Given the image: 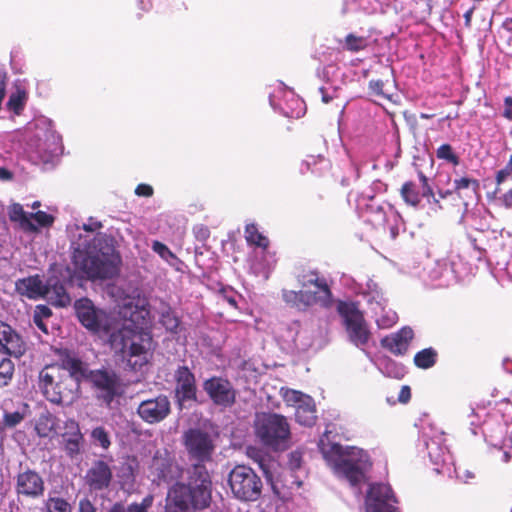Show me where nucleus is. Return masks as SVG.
<instances>
[{
    "label": "nucleus",
    "mask_w": 512,
    "mask_h": 512,
    "mask_svg": "<svg viewBox=\"0 0 512 512\" xmlns=\"http://www.w3.org/2000/svg\"><path fill=\"white\" fill-rule=\"evenodd\" d=\"M55 365L62 369L66 377H71L78 384L79 393L81 382L89 380L90 373L93 371L80 358L72 356L68 351L61 355L59 362Z\"/></svg>",
    "instance_id": "obj_19"
},
{
    "label": "nucleus",
    "mask_w": 512,
    "mask_h": 512,
    "mask_svg": "<svg viewBox=\"0 0 512 512\" xmlns=\"http://www.w3.org/2000/svg\"><path fill=\"white\" fill-rule=\"evenodd\" d=\"M187 10L186 5L181 2L171 6L167 11L168 18H178Z\"/></svg>",
    "instance_id": "obj_47"
},
{
    "label": "nucleus",
    "mask_w": 512,
    "mask_h": 512,
    "mask_svg": "<svg viewBox=\"0 0 512 512\" xmlns=\"http://www.w3.org/2000/svg\"><path fill=\"white\" fill-rule=\"evenodd\" d=\"M453 187L454 192L458 195L459 198H468L473 200L478 197L480 183L477 179L474 178L461 177L454 180Z\"/></svg>",
    "instance_id": "obj_26"
},
{
    "label": "nucleus",
    "mask_w": 512,
    "mask_h": 512,
    "mask_svg": "<svg viewBox=\"0 0 512 512\" xmlns=\"http://www.w3.org/2000/svg\"><path fill=\"white\" fill-rule=\"evenodd\" d=\"M245 239L248 244L262 249H267L270 244L269 239L259 232L257 225L254 223L245 226Z\"/></svg>",
    "instance_id": "obj_29"
},
{
    "label": "nucleus",
    "mask_w": 512,
    "mask_h": 512,
    "mask_svg": "<svg viewBox=\"0 0 512 512\" xmlns=\"http://www.w3.org/2000/svg\"><path fill=\"white\" fill-rule=\"evenodd\" d=\"M453 193H454V190H446V191L439 190L438 191L439 198H441V199H445L448 196L452 195Z\"/></svg>",
    "instance_id": "obj_63"
},
{
    "label": "nucleus",
    "mask_w": 512,
    "mask_h": 512,
    "mask_svg": "<svg viewBox=\"0 0 512 512\" xmlns=\"http://www.w3.org/2000/svg\"><path fill=\"white\" fill-rule=\"evenodd\" d=\"M102 227L103 224L100 221L93 219L92 217L89 218L88 223H84L82 225V229L86 232H95L100 230Z\"/></svg>",
    "instance_id": "obj_50"
},
{
    "label": "nucleus",
    "mask_w": 512,
    "mask_h": 512,
    "mask_svg": "<svg viewBox=\"0 0 512 512\" xmlns=\"http://www.w3.org/2000/svg\"><path fill=\"white\" fill-rule=\"evenodd\" d=\"M88 381L96 390L98 400L107 406L123 394L121 378L111 369L93 370Z\"/></svg>",
    "instance_id": "obj_10"
},
{
    "label": "nucleus",
    "mask_w": 512,
    "mask_h": 512,
    "mask_svg": "<svg viewBox=\"0 0 512 512\" xmlns=\"http://www.w3.org/2000/svg\"><path fill=\"white\" fill-rule=\"evenodd\" d=\"M176 395L181 402L197 401V386L195 375L185 365L179 366L174 374Z\"/></svg>",
    "instance_id": "obj_20"
},
{
    "label": "nucleus",
    "mask_w": 512,
    "mask_h": 512,
    "mask_svg": "<svg viewBox=\"0 0 512 512\" xmlns=\"http://www.w3.org/2000/svg\"><path fill=\"white\" fill-rule=\"evenodd\" d=\"M202 386L215 406L227 409L236 403L237 391L229 379L221 376H212L206 379Z\"/></svg>",
    "instance_id": "obj_12"
},
{
    "label": "nucleus",
    "mask_w": 512,
    "mask_h": 512,
    "mask_svg": "<svg viewBox=\"0 0 512 512\" xmlns=\"http://www.w3.org/2000/svg\"><path fill=\"white\" fill-rule=\"evenodd\" d=\"M16 291L29 299H38L44 296L45 283L39 275L18 279L15 282Z\"/></svg>",
    "instance_id": "obj_24"
},
{
    "label": "nucleus",
    "mask_w": 512,
    "mask_h": 512,
    "mask_svg": "<svg viewBox=\"0 0 512 512\" xmlns=\"http://www.w3.org/2000/svg\"><path fill=\"white\" fill-rule=\"evenodd\" d=\"M287 467L292 471L296 472L300 470L303 466V451L300 449H296L291 451L288 455Z\"/></svg>",
    "instance_id": "obj_41"
},
{
    "label": "nucleus",
    "mask_w": 512,
    "mask_h": 512,
    "mask_svg": "<svg viewBox=\"0 0 512 512\" xmlns=\"http://www.w3.org/2000/svg\"><path fill=\"white\" fill-rule=\"evenodd\" d=\"M151 337L148 333L123 326L112 332L109 337L111 348L127 360L130 367L137 371L147 363Z\"/></svg>",
    "instance_id": "obj_5"
},
{
    "label": "nucleus",
    "mask_w": 512,
    "mask_h": 512,
    "mask_svg": "<svg viewBox=\"0 0 512 512\" xmlns=\"http://www.w3.org/2000/svg\"><path fill=\"white\" fill-rule=\"evenodd\" d=\"M152 250L163 260L169 262L171 259H177L176 255L162 242L155 240L152 242Z\"/></svg>",
    "instance_id": "obj_42"
},
{
    "label": "nucleus",
    "mask_w": 512,
    "mask_h": 512,
    "mask_svg": "<svg viewBox=\"0 0 512 512\" xmlns=\"http://www.w3.org/2000/svg\"><path fill=\"white\" fill-rule=\"evenodd\" d=\"M320 92L322 93V101L325 103V104H328L331 100H332V97L329 96L325 89L322 87L320 88Z\"/></svg>",
    "instance_id": "obj_62"
},
{
    "label": "nucleus",
    "mask_w": 512,
    "mask_h": 512,
    "mask_svg": "<svg viewBox=\"0 0 512 512\" xmlns=\"http://www.w3.org/2000/svg\"><path fill=\"white\" fill-rule=\"evenodd\" d=\"M76 315L79 322L93 333H107L110 327L108 314L96 308L88 298H82L75 303Z\"/></svg>",
    "instance_id": "obj_11"
},
{
    "label": "nucleus",
    "mask_w": 512,
    "mask_h": 512,
    "mask_svg": "<svg viewBox=\"0 0 512 512\" xmlns=\"http://www.w3.org/2000/svg\"><path fill=\"white\" fill-rule=\"evenodd\" d=\"M13 179V173L7 168L0 167V180L1 181H10Z\"/></svg>",
    "instance_id": "obj_58"
},
{
    "label": "nucleus",
    "mask_w": 512,
    "mask_h": 512,
    "mask_svg": "<svg viewBox=\"0 0 512 512\" xmlns=\"http://www.w3.org/2000/svg\"><path fill=\"white\" fill-rule=\"evenodd\" d=\"M499 201L501 202L502 206H504L506 209H512V188L506 191L499 198Z\"/></svg>",
    "instance_id": "obj_55"
},
{
    "label": "nucleus",
    "mask_w": 512,
    "mask_h": 512,
    "mask_svg": "<svg viewBox=\"0 0 512 512\" xmlns=\"http://www.w3.org/2000/svg\"><path fill=\"white\" fill-rule=\"evenodd\" d=\"M368 47V39L364 36H357L353 33L346 35L343 48L349 52H359Z\"/></svg>",
    "instance_id": "obj_34"
},
{
    "label": "nucleus",
    "mask_w": 512,
    "mask_h": 512,
    "mask_svg": "<svg viewBox=\"0 0 512 512\" xmlns=\"http://www.w3.org/2000/svg\"><path fill=\"white\" fill-rule=\"evenodd\" d=\"M183 444L190 461L186 482H176L168 492L164 512H194L209 506L212 481L205 463L212 461L215 444L211 435L200 428L183 434Z\"/></svg>",
    "instance_id": "obj_1"
},
{
    "label": "nucleus",
    "mask_w": 512,
    "mask_h": 512,
    "mask_svg": "<svg viewBox=\"0 0 512 512\" xmlns=\"http://www.w3.org/2000/svg\"><path fill=\"white\" fill-rule=\"evenodd\" d=\"M78 512H97V509L94 504L85 497L79 501Z\"/></svg>",
    "instance_id": "obj_49"
},
{
    "label": "nucleus",
    "mask_w": 512,
    "mask_h": 512,
    "mask_svg": "<svg viewBox=\"0 0 512 512\" xmlns=\"http://www.w3.org/2000/svg\"><path fill=\"white\" fill-rule=\"evenodd\" d=\"M195 233H196L197 239H199V240H206L210 235L209 229L203 225L197 227Z\"/></svg>",
    "instance_id": "obj_56"
},
{
    "label": "nucleus",
    "mask_w": 512,
    "mask_h": 512,
    "mask_svg": "<svg viewBox=\"0 0 512 512\" xmlns=\"http://www.w3.org/2000/svg\"><path fill=\"white\" fill-rule=\"evenodd\" d=\"M248 456L258 464L259 468L264 472V474L269 477V458L268 456L263 453L262 450L255 448V447H249L247 450Z\"/></svg>",
    "instance_id": "obj_37"
},
{
    "label": "nucleus",
    "mask_w": 512,
    "mask_h": 512,
    "mask_svg": "<svg viewBox=\"0 0 512 512\" xmlns=\"http://www.w3.org/2000/svg\"><path fill=\"white\" fill-rule=\"evenodd\" d=\"M154 193L153 187L149 184L141 183L137 185L135 194L142 197H151Z\"/></svg>",
    "instance_id": "obj_48"
},
{
    "label": "nucleus",
    "mask_w": 512,
    "mask_h": 512,
    "mask_svg": "<svg viewBox=\"0 0 512 512\" xmlns=\"http://www.w3.org/2000/svg\"><path fill=\"white\" fill-rule=\"evenodd\" d=\"M310 397L311 396H309L307 394H304L300 391L292 390V389L288 390L284 395L286 402L293 404L295 407H297L298 404H302L304 401H306Z\"/></svg>",
    "instance_id": "obj_45"
},
{
    "label": "nucleus",
    "mask_w": 512,
    "mask_h": 512,
    "mask_svg": "<svg viewBox=\"0 0 512 512\" xmlns=\"http://www.w3.org/2000/svg\"><path fill=\"white\" fill-rule=\"evenodd\" d=\"M91 437L94 442L98 443L104 450H107L111 445L109 434L102 426L94 428L91 432Z\"/></svg>",
    "instance_id": "obj_40"
},
{
    "label": "nucleus",
    "mask_w": 512,
    "mask_h": 512,
    "mask_svg": "<svg viewBox=\"0 0 512 512\" xmlns=\"http://www.w3.org/2000/svg\"><path fill=\"white\" fill-rule=\"evenodd\" d=\"M298 283L302 288L315 286L316 291L308 290H282L283 301L291 308L298 311H307L313 305L318 304L322 308L329 309L334 304L333 293L327 279L319 275L316 270L308 271L298 276Z\"/></svg>",
    "instance_id": "obj_4"
},
{
    "label": "nucleus",
    "mask_w": 512,
    "mask_h": 512,
    "mask_svg": "<svg viewBox=\"0 0 512 512\" xmlns=\"http://www.w3.org/2000/svg\"><path fill=\"white\" fill-rule=\"evenodd\" d=\"M2 331L1 354H6L17 359L21 358L27 351V343L22 335L6 322H4Z\"/></svg>",
    "instance_id": "obj_21"
},
{
    "label": "nucleus",
    "mask_w": 512,
    "mask_h": 512,
    "mask_svg": "<svg viewBox=\"0 0 512 512\" xmlns=\"http://www.w3.org/2000/svg\"><path fill=\"white\" fill-rule=\"evenodd\" d=\"M154 503V495L147 494L140 502H131L129 505H124L125 512H149Z\"/></svg>",
    "instance_id": "obj_39"
},
{
    "label": "nucleus",
    "mask_w": 512,
    "mask_h": 512,
    "mask_svg": "<svg viewBox=\"0 0 512 512\" xmlns=\"http://www.w3.org/2000/svg\"><path fill=\"white\" fill-rule=\"evenodd\" d=\"M475 10V7H471L464 13V24L465 27L470 28L471 27V21H472V15Z\"/></svg>",
    "instance_id": "obj_60"
},
{
    "label": "nucleus",
    "mask_w": 512,
    "mask_h": 512,
    "mask_svg": "<svg viewBox=\"0 0 512 512\" xmlns=\"http://www.w3.org/2000/svg\"><path fill=\"white\" fill-rule=\"evenodd\" d=\"M54 306L65 307L70 304L71 298L63 282L58 277H49L45 283L44 296Z\"/></svg>",
    "instance_id": "obj_23"
},
{
    "label": "nucleus",
    "mask_w": 512,
    "mask_h": 512,
    "mask_svg": "<svg viewBox=\"0 0 512 512\" xmlns=\"http://www.w3.org/2000/svg\"><path fill=\"white\" fill-rule=\"evenodd\" d=\"M15 365L10 358H2L0 361V388L8 386L14 376Z\"/></svg>",
    "instance_id": "obj_35"
},
{
    "label": "nucleus",
    "mask_w": 512,
    "mask_h": 512,
    "mask_svg": "<svg viewBox=\"0 0 512 512\" xmlns=\"http://www.w3.org/2000/svg\"><path fill=\"white\" fill-rule=\"evenodd\" d=\"M153 481L160 484L161 482H171L178 479L182 474L181 467L177 464L173 457L167 451H157L152 458L150 467Z\"/></svg>",
    "instance_id": "obj_17"
},
{
    "label": "nucleus",
    "mask_w": 512,
    "mask_h": 512,
    "mask_svg": "<svg viewBox=\"0 0 512 512\" xmlns=\"http://www.w3.org/2000/svg\"><path fill=\"white\" fill-rule=\"evenodd\" d=\"M437 351L431 347L417 352L414 356V364L421 369H429L435 365L437 360Z\"/></svg>",
    "instance_id": "obj_31"
},
{
    "label": "nucleus",
    "mask_w": 512,
    "mask_h": 512,
    "mask_svg": "<svg viewBox=\"0 0 512 512\" xmlns=\"http://www.w3.org/2000/svg\"><path fill=\"white\" fill-rule=\"evenodd\" d=\"M8 215L11 222L17 223L19 228L24 232L30 233L38 231V227L31 219H34L41 227H49L54 222V217L44 211L28 214L19 203H14L9 207Z\"/></svg>",
    "instance_id": "obj_16"
},
{
    "label": "nucleus",
    "mask_w": 512,
    "mask_h": 512,
    "mask_svg": "<svg viewBox=\"0 0 512 512\" xmlns=\"http://www.w3.org/2000/svg\"><path fill=\"white\" fill-rule=\"evenodd\" d=\"M160 323L167 331L177 333L180 326V319L169 305H164L160 313Z\"/></svg>",
    "instance_id": "obj_30"
},
{
    "label": "nucleus",
    "mask_w": 512,
    "mask_h": 512,
    "mask_svg": "<svg viewBox=\"0 0 512 512\" xmlns=\"http://www.w3.org/2000/svg\"><path fill=\"white\" fill-rule=\"evenodd\" d=\"M27 100V93L25 90L18 89L12 93L7 102L8 108L15 114L19 115L24 109Z\"/></svg>",
    "instance_id": "obj_36"
},
{
    "label": "nucleus",
    "mask_w": 512,
    "mask_h": 512,
    "mask_svg": "<svg viewBox=\"0 0 512 512\" xmlns=\"http://www.w3.org/2000/svg\"><path fill=\"white\" fill-rule=\"evenodd\" d=\"M322 453L335 474L346 479L351 486L364 482L366 472L372 466L369 455L355 446L333 443L322 448Z\"/></svg>",
    "instance_id": "obj_3"
},
{
    "label": "nucleus",
    "mask_w": 512,
    "mask_h": 512,
    "mask_svg": "<svg viewBox=\"0 0 512 512\" xmlns=\"http://www.w3.org/2000/svg\"><path fill=\"white\" fill-rule=\"evenodd\" d=\"M400 195L407 205L414 208L419 206L421 199L423 198L422 188L420 189L413 181H406L403 183L400 189Z\"/></svg>",
    "instance_id": "obj_28"
},
{
    "label": "nucleus",
    "mask_w": 512,
    "mask_h": 512,
    "mask_svg": "<svg viewBox=\"0 0 512 512\" xmlns=\"http://www.w3.org/2000/svg\"><path fill=\"white\" fill-rule=\"evenodd\" d=\"M225 299L232 307H237V301L233 296H225Z\"/></svg>",
    "instance_id": "obj_64"
},
{
    "label": "nucleus",
    "mask_w": 512,
    "mask_h": 512,
    "mask_svg": "<svg viewBox=\"0 0 512 512\" xmlns=\"http://www.w3.org/2000/svg\"><path fill=\"white\" fill-rule=\"evenodd\" d=\"M413 330L404 327L399 331L385 336L381 339V346L394 355H404L413 339Z\"/></svg>",
    "instance_id": "obj_22"
},
{
    "label": "nucleus",
    "mask_w": 512,
    "mask_h": 512,
    "mask_svg": "<svg viewBox=\"0 0 512 512\" xmlns=\"http://www.w3.org/2000/svg\"><path fill=\"white\" fill-rule=\"evenodd\" d=\"M38 386L44 398L53 404L70 405L79 397L78 384L56 365H47L39 372Z\"/></svg>",
    "instance_id": "obj_6"
},
{
    "label": "nucleus",
    "mask_w": 512,
    "mask_h": 512,
    "mask_svg": "<svg viewBox=\"0 0 512 512\" xmlns=\"http://www.w3.org/2000/svg\"><path fill=\"white\" fill-rule=\"evenodd\" d=\"M295 419L303 426L310 427L315 424L317 415L315 402L312 397L295 407Z\"/></svg>",
    "instance_id": "obj_27"
},
{
    "label": "nucleus",
    "mask_w": 512,
    "mask_h": 512,
    "mask_svg": "<svg viewBox=\"0 0 512 512\" xmlns=\"http://www.w3.org/2000/svg\"><path fill=\"white\" fill-rule=\"evenodd\" d=\"M417 175L422 187V196L427 198L428 203L433 207V209H442L440 200L435 197L433 188L429 184L428 177L421 170H418Z\"/></svg>",
    "instance_id": "obj_32"
},
{
    "label": "nucleus",
    "mask_w": 512,
    "mask_h": 512,
    "mask_svg": "<svg viewBox=\"0 0 512 512\" xmlns=\"http://www.w3.org/2000/svg\"><path fill=\"white\" fill-rule=\"evenodd\" d=\"M136 413L143 422L150 425L158 424L171 414V402L168 396L159 394L141 401Z\"/></svg>",
    "instance_id": "obj_13"
},
{
    "label": "nucleus",
    "mask_w": 512,
    "mask_h": 512,
    "mask_svg": "<svg viewBox=\"0 0 512 512\" xmlns=\"http://www.w3.org/2000/svg\"><path fill=\"white\" fill-rule=\"evenodd\" d=\"M79 423L75 419H68L64 423V432L63 433H74L80 432Z\"/></svg>",
    "instance_id": "obj_54"
},
{
    "label": "nucleus",
    "mask_w": 512,
    "mask_h": 512,
    "mask_svg": "<svg viewBox=\"0 0 512 512\" xmlns=\"http://www.w3.org/2000/svg\"><path fill=\"white\" fill-rule=\"evenodd\" d=\"M71 503L60 496H49L44 502V512H72Z\"/></svg>",
    "instance_id": "obj_33"
},
{
    "label": "nucleus",
    "mask_w": 512,
    "mask_h": 512,
    "mask_svg": "<svg viewBox=\"0 0 512 512\" xmlns=\"http://www.w3.org/2000/svg\"><path fill=\"white\" fill-rule=\"evenodd\" d=\"M106 512H125L124 504L120 501L113 503Z\"/></svg>",
    "instance_id": "obj_61"
},
{
    "label": "nucleus",
    "mask_w": 512,
    "mask_h": 512,
    "mask_svg": "<svg viewBox=\"0 0 512 512\" xmlns=\"http://www.w3.org/2000/svg\"><path fill=\"white\" fill-rule=\"evenodd\" d=\"M84 440L70 439L65 442L64 449L67 456L71 459L76 458L80 453L83 446Z\"/></svg>",
    "instance_id": "obj_43"
},
{
    "label": "nucleus",
    "mask_w": 512,
    "mask_h": 512,
    "mask_svg": "<svg viewBox=\"0 0 512 512\" xmlns=\"http://www.w3.org/2000/svg\"><path fill=\"white\" fill-rule=\"evenodd\" d=\"M33 316L40 317L43 319L50 318L52 316V311L46 305H38L36 306Z\"/></svg>",
    "instance_id": "obj_52"
},
{
    "label": "nucleus",
    "mask_w": 512,
    "mask_h": 512,
    "mask_svg": "<svg viewBox=\"0 0 512 512\" xmlns=\"http://www.w3.org/2000/svg\"><path fill=\"white\" fill-rule=\"evenodd\" d=\"M58 419L49 411L42 412L35 422L36 434L41 438L52 437L57 433Z\"/></svg>",
    "instance_id": "obj_25"
},
{
    "label": "nucleus",
    "mask_w": 512,
    "mask_h": 512,
    "mask_svg": "<svg viewBox=\"0 0 512 512\" xmlns=\"http://www.w3.org/2000/svg\"><path fill=\"white\" fill-rule=\"evenodd\" d=\"M503 106L504 108L502 116L508 121H512V96H507L504 98Z\"/></svg>",
    "instance_id": "obj_51"
},
{
    "label": "nucleus",
    "mask_w": 512,
    "mask_h": 512,
    "mask_svg": "<svg viewBox=\"0 0 512 512\" xmlns=\"http://www.w3.org/2000/svg\"><path fill=\"white\" fill-rule=\"evenodd\" d=\"M25 418L24 413L19 411L5 412L3 415V424L7 428H14L19 425Z\"/></svg>",
    "instance_id": "obj_44"
},
{
    "label": "nucleus",
    "mask_w": 512,
    "mask_h": 512,
    "mask_svg": "<svg viewBox=\"0 0 512 512\" xmlns=\"http://www.w3.org/2000/svg\"><path fill=\"white\" fill-rule=\"evenodd\" d=\"M73 263L88 280H110L119 275L122 257L112 235L97 233L83 248L74 251Z\"/></svg>",
    "instance_id": "obj_2"
},
{
    "label": "nucleus",
    "mask_w": 512,
    "mask_h": 512,
    "mask_svg": "<svg viewBox=\"0 0 512 512\" xmlns=\"http://www.w3.org/2000/svg\"><path fill=\"white\" fill-rule=\"evenodd\" d=\"M112 480L113 472L109 463L101 459L93 461L84 476L85 485L91 492L108 489Z\"/></svg>",
    "instance_id": "obj_18"
},
{
    "label": "nucleus",
    "mask_w": 512,
    "mask_h": 512,
    "mask_svg": "<svg viewBox=\"0 0 512 512\" xmlns=\"http://www.w3.org/2000/svg\"><path fill=\"white\" fill-rule=\"evenodd\" d=\"M234 496L242 501H256L261 496L262 481L260 477L248 466H235L228 479Z\"/></svg>",
    "instance_id": "obj_9"
},
{
    "label": "nucleus",
    "mask_w": 512,
    "mask_h": 512,
    "mask_svg": "<svg viewBox=\"0 0 512 512\" xmlns=\"http://www.w3.org/2000/svg\"><path fill=\"white\" fill-rule=\"evenodd\" d=\"M70 439H76V440H84L83 434L80 432H74V433H63L62 434V441L65 442Z\"/></svg>",
    "instance_id": "obj_57"
},
{
    "label": "nucleus",
    "mask_w": 512,
    "mask_h": 512,
    "mask_svg": "<svg viewBox=\"0 0 512 512\" xmlns=\"http://www.w3.org/2000/svg\"><path fill=\"white\" fill-rule=\"evenodd\" d=\"M368 87L371 94L375 96L389 98L383 91L384 82L382 80H370Z\"/></svg>",
    "instance_id": "obj_46"
},
{
    "label": "nucleus",
    "mask_w": 512,
    "mask_h": 512,
    "mask_svg": "<svg viewBox=\"0 0 512 512\" xmlns=\"http://www.w3.org/2000/svg\"><path fill=\"white\" fill-rule=\"evenodd\" d=\"M397 499L387 484H371L366 496V512H399Z\"/></svg>",
    "instance_id": "obj_15"
},
{
    "label": "nucleus",
    "mask_w": 512,
    "mask_h": 512,
    "mask_svg": "<svg viewBox=\"0 0 512 512\" xmlns=\"http://www.w3.org/2000/svg\"><path fill=\"white\" fill-rule=\"evenodd\" d=\"M411 399V389L408 385H404L401 387V390L398 395V401L400 403L406 404Z\"/></svg>",
    "instance_id": "obj_53"
},
{
    "label": "nucleus",
    "mask_w": 512,
    "mask_h": 512,
    "mask_svg": "<svg viewBox=\"0 0 512 512\" xmlns=\"http://www.w3.org/2000/svg\"><path fill=\"white\" fill-rule=\"evenodd\" d=\"M436 157L440 160L447 161L454 166H458L460 163L459 156L454 152L452 146L448 143L442 144L437 148Z\"/></svg>",
    "instance_id": "obj_38"
},
{
    "label": "nucleus",
    "mask_w": 512,
    "mask_h": 512,
    "mask_svg": "<svg viewBox=\"0 0 512 512\" xmlns=\"http://www.w3.org/2000/svg\"><path fill=\"white\" fill-rule=\"evenodd\" d=\"M33 322L42 332L46 334L48 333V328L44 323L43 318L33 316Z\"/></svg>",
    "instance_id": "obj_59"
},
{
    "label": "nucleus",
    "mask_w": 512,
    "mask_h": 512,
    "mask_svg": "<svg viewBox=\"0 0 512 512\" xmlns=\"http://www.w3.org/2000/svg\"><path fill=\"white\" fill-rule=\"evenodd\" d=\"M255 435L273 451L287 450L291 445V429L287 418L277 413H264L255 421Z\"/></svg>",
    "instance_id": "obj_7"
},
{
    "label": "nucleus",
    "mask_w": 512,
    "mask_h": 512,
    "mask_svg": "<svg viewBox=\"0 0 512 512\" xmlns=\"http://www.w3.org/2000/svg\"><path fill=\"white\" fill-rule=\"evenodd\" d=\"M337 312L342 318L348 340L359 348L367 346L372 332L358 303L340 300L337 303Z\"/></svg>",
    "instance_id": "obj_8"
},
{
    "label": "nucleus",
    "mask_w": 512,
    "mask_h": 512,
    "mask_svg": "<svg viewBox=\"0 0 512 512\" xmlns=\"http://www.w3.org/2000/svg\"><path fill=\"white\" fill-rule=\"evenodd\" d=\"M45 481L39 472L26 468L15 477V493L23 499H39L44 495Z\"/></svg>",
    "instance_id": "obj_14"
}]
</instances>
